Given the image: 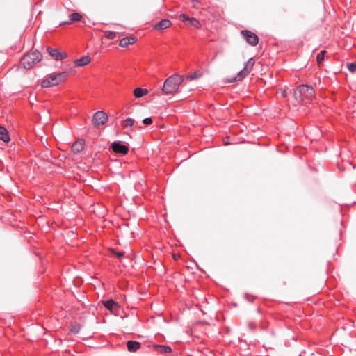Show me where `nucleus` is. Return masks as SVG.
Instances as JSON below:
<instances>
[{"instance_id":"nucleus-6","label":"nucleus","mask_w":356,"mask_h":356,"mask_svg":"<svg viewBox=\"0 0 356 356\" xmlns=\"http://www.w3.org/2000/svg\"><path fill=\"white\" fill-rule=\"evenodd\" d=\"M241 35L246 40V42L251 46H256L259 42L258 36L251 31L242 30Z\"/></svg>"},{"instance_id":"nucleus-12","label":"nucleus","mask_w":356,"mask_h":356,"mask_svg":"<svg viewBox=\"0 0 356 356\" xmlns=\"http://www.w3.org/2000/svg\"><path fill=\"white\" fill-rule=\"evenodd\" d=\"M153 349L161 354H167L172 351V348L170 346L165 345H154Z\"/></svg>"},{"instance_id":"nucleus-15","label":"nucleus","mask_w":356,"mask_h":356,"mask_svg":"<svg viewBox=\"0 0 356 356\" xmlns=\"http://www.w3.org/2000/svg\"><path fill=\"white\" fill-rule=\"evenodd\" d=\"M136 41L134 37H125L120 40L119 45L122 47H127L128 45L135 43Z\"/></svg>"},{"instance_id":"nucleus-13","label":"nucleus","mask_w":356,"mask_h":356,"mask_svg":"<svg viewBox=\"0 0 356 356\" xmlns=\"http://www.w3.org/2000/svg\"><path fill=\"white\" fill-rule=\"evenodd\" d=\"M140 343L136 341H128L127 342V349L129 352H136L140 348Z\"/></svg>"},{"instance_id":"nucleus-4","label":"nucleus","mask_w":356,"mask_h":356,"mask_svg":"<svg viewBox=\"0 0 356 356\" xmlns=\"http://www.w3.org/2000/svg\"><path fill=\"white\" fill-rule=\"evenodd\" d=\"M67 76V72H60L57 74H51L42 82L43 88H49L58 85L65 81Z\"/></svg>"},{"instance_id":"nucleus-20","label":"nucleus","mask_w":356,"mask_h":356,"mask_svg":"<svg viewBox=\"0 0 356 356\" xmlns=\"http://www.w3.org/2000/svg\"><path fill=\"white\" fill-rule=\"evenodd\" d=\"M104 306L111 311L115 310L118 307V303L113 300L104 302Z\"/></svg>"},{"instance_id":"nucleus-28","label":"nucleus","mask_w":356,"mask_h":356,"mask_svg":"<svg viewBox=\"0 0 356 356\" xmlns=\"http://www.w3.org/2000/svg\"><path fill=\"white\" fill-rule=\"evenodd\" d=\"M282 95L283 97H286V95H287L286 91V90L282 91Z\"/></svg>"},{"instance_id":"nucleus-8","label":"nucleus","mask_w":356,"mask_h":356,"mask_svg":"<svg viewBox=\"0 0 356 356\" xmlns=\"http://www.w3.org/2000/svg\"><path fill=\"white\" fill-rule=\"evenodd\" d=\"M111 149L115 154L125 155L129 152L128 146L122 144L120 141H115L111 144Z\"/></svg>"},{"instance_id":"nucleus-2","label":"nucleus","mask_w":356,"mask_h":356,"mask_svg":"<svg viewBox=\"0 0 356 356\" xmlns=\"http://www.w3.org/2000/svg\"><path fill=\"white\" fill-rule=\"evenodd\" d=\"M293 95L298 102L307 104L314 97V89L312 86L300 85L295 90Z\"/></svg>"},{"instance_id":"nucleus-23","label":"nucleus","mask_w":356,"mask_h":356,"mask_svg":"<svg viewBox=\"0 0 356 356\" xmlns=\"http://www.w3.org/2000/svg\"><path fill=\"white\" fill-rule=\"evenodd\" d=\"M202 74L199 72H194L193 73L190 74L188 75L187 78L190 80H195L197 79L201 76Z\"/></svg>"},{"instance_id":"nucleus-10","label":"nucleus","mask_w":356,"mask_h":356,"mask_svg":"<svg viewBox=\"0 0 356 356\" xmlns=\"http://www.w3.org/2000/svg\"><path fill=\"white\" fill-rule=\"evenodd\" d=\"M180 17L181 19H182V21L184 22H188V24H190L191 26L196 28V29H200L201 28V24L200 23V22L194 18V17H189L188 15H186V14H181L180 15Z\"/></svg>"},{"instance_id":"nucleus-5","label":"nucleus","mask_w":356,"mask_h":356,"mask_svg":"<svg viewBox=\"0 0 356 356\" xmlns=\"http://www.w3.org/2000/svg\"><path fill=\"white\" fill-rule=\"evenodd\" d=\"M254 65V60L251 58H250L244 65L243 70H241L235 77V81H238L242 80L244 77H245L252 70L253 66Z\"/></svg>"},{"instance_id":"nucleus-18","label":"nucleus","mask_w":356,"mask_h":356,"mask_svg":"<svg viewBox=\"0 0 356 356\" xmlns=\"http://www.w3.org/2000/svg\"><path fill=\"white\" fill-rule=\"evenodd\" d=\"M84 148V142L83 140H79L74 143L72 146V149L75 153H79L81 152Z\"/></svg>"},{"instance_id":"nucleus-9","label":"nucleus","mask_w":356,"mask_h":356,"mask_svg":"<svg viewBox=\"0 0 356 356\" xmlns=\"http://www.w3.org/2000/svg\"><path fill=\"white\" fill-rule=\"evenodd\" d=\"M47 50L49 54L56 60H61L67 57L65 54L59 51L57 49L48 47Z\"/></svg>"},{"instance_id":"nucleus-17","label":"nucleus","mask_w":356,"mask_h":356,"mask_svg":"<svg viewBox=\"0 0 356 356\" xmlns=\"http://www.w3.org/2000/svg\"><path fill=\"white\" fill-rule=\"evenodd\" d=\"M0 139L5 143H8L10 140L8 131L5 127L1 126H0Z\"/></svg>"},{"instance_id":"nucleus-21","label":"nucleus","mask_w":356,"mask_h":356,"mask_svg":"<svg viewBox=\"0 0 356 356\" xmlns=\"http://www.w3.org/2000/svg\"><path fill=\"white\" fill-rule=\"evenodd\" d=\"M121 124H122V126L124 128H127L129 127H132L134 125V120L133 118H127L124 120H122Z\"/></svg>"},{"instance_id":"nucleus-11","label":"nucleus","mask_w":356,"mask_h":356,"mask_svg":"<svg viewBox=\"0 0 356 356\" xmlns=\"http://www.w3.org/2000/svg\"><path fill=\"white\" fill-rule=\"evenodd\" d=\"M172 25L170 20L164 19L161 20L159 23L154 26V29L156 30H164L169 28Z\"/></svg>"},{"instance_id":"nucleus-7","label":"nucleus","mask_w":356,"mask_h":356,"mask_svg":"<svg viewBox=\"0 0 356 356\" xmlns=\"http://www.w3.org/2000/svg\"><path fill=\"white\" fill-rule=\"evenodd\" d=\"M108 115L104 111L96 112L92 118V123L95 127L104 125L108 121Z\"/></svg>"},{"instance_id":"nucleus-1","label":"nucleus","mask_w":356,"mask_h":356,"mask_svg":"<svg viewBox=\"0 0 356 356\" xmlns=\"http://www.w3.org/2000/svg\"><path fill=\"white\" fill-rule=\"evenodd\" d=\"M184 78L178 74L169 76L163 83L162 92L164 95H173L178 92L179 86L183 83Z\"/></svg>"},{"instance_id":"nucleus-14","label":"nucleus","mask_w":356,"mask_h":356,"mask_svg":"<svg viewBox=\"0 0 356 356\" xmlns=\"http://www.w3.org/2000/svg\"><path fill=\"white\" fill-rule=\"evenodd\" d=\"M69 17H70V21L63 22L60 23V25L70 24L72 22L81 21V19H82V15L78 13H73L70 15Z\"/></svg>"},{"instance_id":"nucleus-22","label":"nucleus","mask_w":356,"mask_h":356,"mask_svg":"<svg viewBox=\"0 0 356 356\" xmlns=\"http://www.w3.org/2000/svg\"><path fill=\"white\" fill-rule=\"evenodd\" d=\"M326 54V51L322 50L319 54H318L316 56V62L318 65H321L325 58V54Z\"/></svg>"},{"instance_id":"nucleus-27","label":"nucleus","mask_w":356,"mask_h":356,"mask_svg":"<svg viewBox=\"0 0 356 356\" xmlns=\"http://www.w3.org/2000/svg\"><path fill=\"white\" fill-rule=\"evenodd\" d=\"M143 122L145 125H149L152 123V119L151 118H146L143 120Z\"/></svg>"},{"instance_id":"nucleus-16","label":"nucleus","mask_w":356,"mask_h":356,"mask_svg":"<svg viewBox=\"0 0 356 356\" xmlns=\"http://www.w3.org/2000/svg\"><path fill=\"white\" fill-rule=\"evenodd\" d=\"M90 60H91V59H90V56H85L81 57L79 59H76L74 61V64L76 66L83 67V66L88 65L90 62Z\"/></svg>"},{"instance_id":"nucleus-24","label":"nucleus","mask_w":356,"mask_h":356,"mask_svg":"<svg viewBox=\"0 0 356 356\" xmlns=\"http://www.w3.org/2000/svg\"><path fill=\"white\" fill-rule=\"evenodd\" d=\"M347 68L351 73L356 72V62L347 63Z\"/></svg>"},{"instance_id":"nucleus-3","label":"nucleus","mask_w":356,"mask_h":356,"mask_svg":"<svg viewBox=\"0 0 356 356\" xmlns=\"http://www.w3.org/2000/svg\"><path fill=\"white\" fill-rule=\"evenodd\" d=\"M42 58V56L40 51L38 50L31 51L22 58L20 65L22 67L29 70L35 63L40 62Z\"/></svg>"},{"instance_id":"nucleus-26","label":"nucleus","mask_w":356,"mask_h":356,"mask_svg":"<svg viewBox=\"0 0 356 356\" xmlns=\"http://www.w3.org/2000/svg\"><path fill=\"white\" fill-rule=\"evenodd\" d=\"M110 251L112 254L118 258H121L124 255V252H117L114 249H110Z\"/></svg>"},{"instance_id":"nucleus-25","label":"nucleus","mask_w":356,"mask_h":356,"mask_svg":"<svg viewBox=\"0 0 356 356\" xmlns=\"http://www.w3.org/2000/svg\"><path fill=\"white\" fill-rule=\"evenodd\" d=\"M116 36V33L113 32V31H106L105 32V37L108 39H110V40H113L115 38Z\"/></svg>"},{"instance_id":"nucleus-19","label":"nucleus","mask_w":356,"mask_h":356,"mask_svg":"<svg viewBox=\"0 0 356 356\" xmlns=\"http://www.w3.org/2000/svg\"><path fill=\"white\" fill-rule=\"evenodd\" d=\"M133 93L136 98H140L146 95L148 93V90L147 89H143L141 88H136V89H134Z\"/></svg>"}]
</instances>
